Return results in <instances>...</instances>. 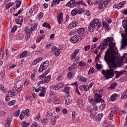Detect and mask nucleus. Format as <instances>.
<instances>
[{
	"label": "nucleus",
	"instance_id": "1",
	"mask_svg": "<svg viewBox=\"0 0 127 127\" xmlns=\"http://www.w3.org/2000/svg\"><path fill=\"white\" fill-rule=\"evenodd\" d=\"M104 60L108 64V66L110 69H107V70H102V74L105 75L106 80L113 78L114 75V71L117 67H121L123 65V61L118 60L116 57H115L112 53H111L110 50L109 49L106 51L104 56Z\"/></svg>",
	"mask_w": 127,
	"mask_h": 127
},
{
	"label": "nucleus",
	"instance_id": "2",
	"mask_svg": "<svg viewBox=\"0 0 127 127\" xmlns=\"http://www.w3.org/2000/svg\"><path fill=\"white\" fill-rule=\"evenodd\" d=\"M97 25L100 28L101 26V22L98 19H94L93 21L90 22L88 26V30L90 32H92Z\"/></svg>",
	"mask_w": 127,
	"mask_h": 127
},
{
	"label": "nucleus",
	"instance_id": "3",
	"mask_svg": "<svg viewBox=\"0 0 127 127\" xmlns=\"http://www.w3.org/2000/svg\"><path fill=\"white\" fill-rule=\"evenodd\" d=\"M102 96L99 95V94L96 93L95 94V99H92L91 96H89L88 98V102L90 103H92L93 105H94L95 104L99 103L100 102H103L104 100L103 99H101Z\"/></svg>",
	"mask_w": 127,
	"mask_h": 127
},
{
	"label": "nucleus",
	"instance_id": "4",
	"mask_svg": "<svg viewBox=\"0 0 127 127\" xmlns=\"http://www.w3.org/2000/svg\"><path fill=\"white\" fill-rule=\"evenodd\" d=\"M76 5H78L79 6L80 5L86 6V4L82 2V1L75 2V0H70V1H68L67 3L66 4V6L70 7L71 8H73Z\"/></svg>",
	"mask_w": 127,
	"mask_h": 127
},
{
	"label": "nucleus",
	"instance_id": "5",
	"mask_svg": "<svg viewBox=\"0 0 127 127\" xmlns=\"http://www.w3.org/2000/svg\"><path fill=\"white\" fill-rule=\"evenodd\" d=\"M39 80H41V81L38 82V85L40 84H43L45 83H48L50 81L51 76L50 75H49L47 77L44 76V75H40L38 77Z\"/></svg>",
	"mask_w": 127,
	"mask_h": 127
},
{
	"label": "nucleus",
	"instance_id": "6",
	"mask_svg": "<svg viewBox=\"0 0 127 127\" xmlns=\"http://www.w3.org/2000/svg\"><path fill=\"white\" fill-rule=\"evenodd\" d=\"M109 42V40L107 39H105L104 41V43H102L101 45H100L99 47H98V50L101 49V51L105 49L108 45V43Z\"/></svg>",
	"mask_w": 127,
	"mask_h": 127
},
{
	"label": "nucleus",
	"instance_id": "7",
	"mask_svg": "<svg viewBox=\"0 0 127 127\" xmlns=\"http://www.w3.org/2000/svg\"><path fill=\"white\" fill-rule=\"evenodd\" d=\"M14 89L16 90V89L15 88H13L12 89V91L9 90L8 91L7 95L6 96V97H5V99L6 101H7V102L9 101L10 100V97L15 96Z\"/></svg>",
	"mask_w": 127,
	"mask_h": 127
},
{
	"label": "nucleus",
	"instance_id": "8",
	"mask_svg": "<svg viewBox=\"0 0 127 127\" xmlns=\"http://www.w3.org/2000/svg\"><path fill=\"white\" fill-rule=\"evenodd\" d=\"M81 40V37H79V36H78L77 35L73 36V37H72L70 39V41L72 43H79Z\"/></svg>",
	"mask_w": 127,
	"mask_h": 127
},
{
	"label": "nucleus",
	"instance_id": "9",
	"mask_svg": "<svg viewBox=\"0 0 127 127\" xmlns=\"http://www.w3.org/2000/svg\"><path fill=\"white\" fill-rule=\"evenodd\" d=\"M84 9L83 8H81V9H74L71 10V14L72 16H75L77 13H78L79 14H82L84 12Z\"/></svg>",
	"mask_w": 127,
	"mask_h": 127
},
{
	"label": "nucleus",
	"instance_id": "10",
	"mask_svg": "<svg viewBox=\"0 0 127 127\" xmlns=\"http://www.w3.org/2000/svg\"><path fill=\"white\" fill-rule=\"evenodd\" d=\"M64 84L63 83H60L57 86H51L50 88L55 90H58L59 89H61L64 87Z\"/></svg>",
	"mask_w": 127,
	"mask_h": 127
},
{
	"label": "nucleus",
	"instance_id": "11",
	"mask_svg": "<svg viewBox=\"0 0 127 127\" xmlns=\"http://www.w3.org/2000/svg\"><path fill=\"white\" fill-rule=\"evenodd\" d=\"M52 52L55 53V55L56 57H58L61 54V52L59 51V49H57L56 47H53L52 48Z\"/></svg>",
	"mask_w": 127,
	"mask_h": 127
},
{
	"label": "nucleus",
	"instance_id": "12",
	"mask_svg": "<svg viewBox=\"0 0 127 127\" xmlns=\"http://www.w3.org/2000/svg\"><path fill=\"white\" fill-rule=\"evenodd\" d=\"M125 72H126L125 70H121L120 71H118V70H115V73L116 74L115 77L118 79L122 75L125 74Z\"/></svg>",
	"mask_w": 127,
	"mask_h": 127
},
{
	"label": "nucleus",
	"instance_id": "13",
	"mask_svg": "<svg viewBox=\"0 0 127 127\" xmlns=\"http://www.w3.org/2000/svg\"><path fill=\"white\" fill-rule=\"evenodd\" d=\"M23 21V18L21 16L19 15L18 18L15 19V23L21 26L22 24Z\"/></svg>",
	"mask_w": 127,
	"mask_h": 127
},
{
	"label": "nucleus",
	"instance_id": "14",
	"mask_svg": "<svg viewBox=\"0 0 127 127\" xmlns=\"http://www.w3.org/2000/svg\"><path fill=\"white\" fill-rule=\"evenodd\" d=\"M24 31L26 33L25 38L27 40H28L30 37V34L32 33V31L31 30H28L27 27H26L25 28Z\"/></svg>",
	"mask_w": 127,
	"mask_h": 127
},
{
	"label": "nucleus",
	"instance_id": "15",
	"mask_svg": "<svg viewBox=\"0 0 127 127\" xmlns=\"http://www.w3.org/2000/svg\"><path fill=\"white\" fill-rule=\"evenodd\" d=\"M12 119V116L11 115H9L7 119L6 124L5 125L6 127H10V124L11 123Z\"/></svg>",
	"mask_w": 127,
	"mask_h": 127
},
{
	"label": "nucleus",
	"instance_id": "16",
	"mask_svg": "<svg viewBox=\"0 0 127 127\" xmlns=\"http://www.w3.org/2000/svg\"><path fill=\"white\" fill-rule=\"evenodd\" d=\"M58 21L59 24H61L63 23L64 21V18H63V13L61 12L59 16L57 17Z\"/></svg>",
	"mask_w": 127,
	"mask_h": 127
},
{
	"label": "nucleus",
	"instance_id": "17",
	"mask_svg": "<svg viewBox=\"0 0 127 127\" xmlns=\"http://www.w3.org/2000/svg\"><path fill=\"white\" fill-rule=\"evenodd\" d=\"M107 5V1H101L100 2V4L98 6V7L100 9H102L105 7H106Z\"/></svg>",
	"mask_w": 127,
	"mask_h": 127
},
{
	"label": "nucleus",
	"instance_id": "18",
	"mask_svg": "<svg viewBox=\"0 0 127 127\" xmlns=\"http://www.w3.org/2000/svg\"><path fill=\"white\" fill-rule=\"evenodd\" d=\"M41 93L39 95L40 97H44L46 93V89L45 87H41V89L40 90Z\"/></svg>",
	"mask_w": 127,
	"mask_h": 127
},
{
	"label": "nucleus",
	"instance_id": "19",
	"mask_svg": "<svg viewBox=\"0 0 127 127\" xmlns=\"http://www.w3.org/2000/svg\"><path fill=\"white\" fill-rule=\"evenodd\" d=\"M65 106L69 105L71 104L72 102V99L70 96H67V97L65 98Z\"/></svg>",
	"mask_w": 127,
	"mask_h": 127
},
{
	"label": "nucleus",
	"instance_id": "20",
	"mask_svg": "<svg viewBox=\"0 0 127 127\" xmlns=\"http://www.w3.org/2000/svg\"><path fill=\"white\" fill-rule=\"evenodd\" d=\"M102 26L103 28H104L107 31H109V25L107 24V22H104V21H102Z\"/></svg>",
	"mask_w": 127,
	"mask_h": 127
},
{
	"label": "nucleus",
	"instance_id": "21",
	"mask_svg": "<svg viewBox=\"0 0 127 127\" xmlns=\"http://www.w3.org/2000/svg\"><path fill=\"white\" fill-rule=\"evenodd\" d=\"M79 53V50H75L74 51V53L71 55L70 57V59L71 60H73L75 59L76 57V55Z\"/></svg>",
	"mask_w": 127,
	"mask_h": 127
},
{
	"label": "nucleus",
	"instance_id": "22",
	"mask_svg": "<svg viewBox=\"0 0 127 127\" xmlns=\"http://www.w3.org/2000/svg\"><path fill=\"white\" fill-rule=\"evenodd\" d=\"M49 64V61H46V62H45L44 64H41V65L42 66L43 69L46 70L47 68L48 67Z\"/></svg>",
	"mask_w": 127,
	"mask_h": 127
},
{
	"label": "nucleus",
	"instance_id": "23",
	"mask_svg": "<svg viewBox=\"0 0 127 127\" xmlns=\"http://www.w3.org/2000/svg\"><path fill=\"white\" fill-rule=\"evenodd\" d=\"M126 2L125 1H123L120 2L117 6V9H121L123 8L124 6V5L126 4Z\"/></svg>",
	"mask_w": 127,
	"mask_h": 127
},
{
	"label": "nucleus",
	"instance_id": "24",
	"mask_svg": "<svg viewBox=\"0 0 127 127\" xmlns=\"http://www.w3.org/2000/svg\"><path fill=\"white\" fill-rule=\"evenodd\" d=\"M77 26L76 24V22L75 21H73L72 23L69 24V25L68 26L67 28L68 29H73L74 27H76Z\"/></svg>",
	"mask_w": 127,
	"mask_h": 127
},
{
	"label": "nucleus",
	"instance_id": "25",
	"mask_svg": "<svg viewBox=\"0 0 127 127\" xmlns=\"http://www.w3.org/2000/svg\"><path fill=\"white\" fill-rule=\"evenodd\" d=\"M123 26L125 30V32L127 33V20H124L123 21Z\"/></svg>",
	"mask_w": 127,
	"mask_h": 127
},
{
	"label": "nucleus",
	"instance_id": "26",
	"mask_svg": "<svg viewBox=\"0 0 127 127\" xmlns=\"http://www.w3.org/2000/svg\"><path fill=\"white\" fill-rule=\"evenodd\" d=\"M77 33L81 35L84 33V29L83 28H79L77 31Z\"/></svg>",
	"mask_w": 127,
	"mask_h": 127
},
{
	"label": "nucleus",
	"instance_id": "27",
	"mask_svg": "<svg viewBox=\"0 0 127 127\" xmlns=\"http://www.w3.org/2000/svg\"><path fill=\"white\" fill-rule=\"evenodd\" d=\"M122 99L125 100L127 98V90H125L123 94L122 95Z\"/></svg>",
	"mask_w": 127,
	"mask_h": 127
},
{
	"label": "nucleus",
	"instance_id": "28",
	"mask_svg": "<svg viewBox=\"0 0 127 127\" xmlns=\"http://www.w3.org/2000/svg\"><path fill=\"white\" fill-rule=\"evenodd\" d=\"M109 46L110 49H111L112 50H114V48L116 46V44H115V43H113V42H110L109 43Z\"/></svg>",
	"mask_w": 127,
	"mask_h": 127
},
{
	"label": "nucleus",
	"instance_id": "29",
	"mask_svg": "<svg viewBox=\"0 0 127 127\" xmlns=\"http://www.w3.org/2000/svg\"><path fill=\"white\" fill-rule=\"evenodd\" d=\"M14 4V2H8L7 4H6L5 9H8L10 7H12Z\"/></svg>",
	"mask_w": 127,
	"mask_h": 127
},
{
	"label": "nucleus",
	"instance_id": "30",
	"mask_svg": "<svg viewBox=\"0 0 127 127\" xmlns=\"http://www.w3.org/2000/svg\"><path fill=\"white\" fill-rule=\"evenodd\" d=\"M27 52H26V51H24V52H23L22 54H21L20 55V58L21 59L24 58L27 56Z\"/></svg>",
	"mask_w": 127,
	"mask_h": 127
},
{
	"label": "nucleus",
	"instance_id": "31",
	"mask_svg": "<svg viewBox=\"0 0 127 127\" xmlns=\"http://www.w3.org/2000/svg\"><path fill=\"white\" fill-rule=\"evenodd\" d=\"M77 104L79 107H82L83 106L82 99H78L77 101Z\"/></svg>",
	"mask_w": 127,
	"mask_h": 127
},
{
	"label": "nucleus",
	"instance_id": "32",
	"mask_svg": "<svg viewBox=\"0 0 127 127\" xmlns=\"http://www.w3.org/2000/svg\"><path fill=\"white\" fill-rule=\"evenodd\" d=\"M117 83L115 82L111 85L110 87H109V89H110L111 90L114 89V88L117 86Z\"/></svg>",
	"mask_w": 127,
	"mask_h": 127
},
{
	"label": "nucleus",
	"instance_id": "33",
	"mask_svg": "<svg viewBox=\"0 0 127 127\" xmlns=\"http://www.w3.org/2000/svg\"><path fill=\"white\" fill-rule=\"evenodd\" d=\"M118 96V95L117 94H114L112 95L111 97V100L112 101H115L116 100V98Z\"/></svg>",
	"mask_w": 127,
	"mask_h": 127
},
{
	"label": "nucleus",
	"instance_id": "34",
	"mask_svg": "<svg viewBox=\"0 0 127 127\" xmlns=\"http://www.w3.org/2000/svg\"><path fill=\"white\" fill-rule=\"evenodd\" d=\"M75 66L76 64H71V65L69 66V67H68V70L69 71H71V70H73L75 68Z\"/></svg>",
	"mask_w": 127,
	"mask_h": 127
},
{
	"label": "nucleus",
	"instance_id": "35",
	"mask_svg": "<svg viewBox=\"0 0 127 127\" xmlns=\"http://www.w3.org/2000/svg\"><path fill=\"white\" fill-rule=\"evenodd\" d=\"M58 118V117H55V119H53L51 121V124L53 125L54 126L56 124V119Z\"/></svg>",
	"mask_w": 127,
	"mask_h": 127
},
{
	"label": "nucleus",
	"instance_id": "36",
	"mask_svg": "<svg viewBox=\"0 0 127 127\" xmlns=\"http://www.w3.org/2000/svg\"><path fill=\"white\" fill-rule=\"evenodd\" d=\"M94 71H95L94 68H93L92 67V66H91V67H90V69H89V71H88V74L89 75H91V74H92L93 73H94Z\"/></svg>",
	"mask_w": 127,
	"mask_h": 127
},
{
	"label": "nucleus",
	"instance_id": "37",
	"mask_svg": "<svg viewBox=\"0 0 127 127\" xmlns=\"http://www.w3.org/2000/svg\"><path fill=\"white\" fill-rule=\"evenodd\" d=\"M29 125L28 123H26L25 121L23 122L21 124V126L22 127H28Z\"/></svg>",
	"mask_w": 127,
	"mask_h": 127
},
{
	"label": "nucleus",
	"instance_id": "38",
	"mask_svg": "<svg viewBox=\"0 0 127 127\" xmlns=\"http://www.w3.org/2000/svg\"><path fill=\"white\" fill-rule=\"evenodd\" d=\"M37 28V24H35V25H32V26L31 27V31H35V30Z\"/></svg>",
	"mask_w": 127,
	"mask_h": 127
},
{
	"label": "nucleus",
	"instance_id": "39",
	"mask_svg": "<svg viewBox=\"0 0 127 127\" xmlns=\"http://www.w3.org/2000/svg\"><path fill=\"white\" fill-rule=\"evenodd\" d=\"M127 46V38L124 42V43H123L122 47L123 49H125V47Z\"/></svg>",
	"mask_w": 127,
	"mask_h": 127
},
{
	"label": "nucleus",
	"instance_id": "40",
	"mask_svg": "<svg viewBox=\"0 0 127 127\" xmlns=\"http://www.w3.org/2000/svg\"><path fill=\"white\" fill-rule=\"evenodd\" d=\"M86 65V63H84V62H83V61H81L80 62L79 65L81 67H84Z\"/></svg>",
	"mask_w": 127,
	"mask_h": 127
},
{
	"label": "nucleus",
	"instance_id": "41",
	"mask_svg": "<svg viewBox=\"0 0 127 127\" xmlns=\"http://www.w3.org/2000/svg\"><path fill=\"white\" fill-rule=\"evenodd\" d=\"M64 92L66 93V94H69V91H70V89H69V87H66L64 88Z\"/></svg>",
	"mask_w": 127,
	"mask_h": 127
},
{
	"label": "nucleus",
	"instance_id": "42",
	"mask_svg": "<svg viewBox=\"0 0 127 127\" xmlns=\"http://www.w3.org/2000/svg\"><path fill=\"white\" fill-rule=\"evenodd\" d=\"M53 116V114L52 113H51L50 112L48 111L46 114V117H52Z\"/></svg>",
	"mask_w": 127,
	"mask_h": 127
},
{
	"label": "nucleus",
	"instance_id": "43",
	"mask_svg": "<svg viewBox=\"0 0 127 127\" xmlns=\"http://www.w3.org/2000/svg\"><path fill=\"white\" fill-rule=\"evenodd\" d=\"M115 111L112 110L111 112L110 115V120H112L113 119V116L115 114Z\"/></svg>",
	"mask_w": 127,
	"mask_h": 127
},
{
	"label": "nucleus",
	"instance_id": "44",
	"mask_svg": "<svg viewBox=\"0 0 127 127\" xmlns=\"http://www.w3.org/2000/svg\"><path fill=\"white\" fill-rule=\"evenodd\" d=\"M17 28V26H14V27H13L12 29L11 30V32L13 33H14L16 31Z\"/></svg>",
	"mask_w": 127,
	"mask_h": 127
},
{
	"label": "nucleus",
	"instance_id": "45",
	"mask_svg": "<svg viewBox=\"0 0 127 127\" xmlns=\"http://www.w3.org/2000/svg\"><path fill=\"white\" fill-rule=\"evenodd\" d=\"M83 87V89L85 91H87L89 89V87L87 85H82Z\"/></svg>",
	"mask_w": 127,
	"mask_h": 127
},
{
	"label": "nucleus",
	"instance_id": "46",
	"mask_svg": "<svg viewBox=\"0 0 127 127\" xmlns=\"http://www.w3.org/2000/svg\"><path fill=\"white\" fill-rule=\"evenodd\" d=\"M19 114H20V111L18 110L14 113V115L15 117L17 118L18 117Z\"/></svg>",
	"mask_w": 127,
	"mask_h": 127
},
{
	"label": "nucleus",
	"instance_id": "47",
	"mask_svg": "<svg viewBox=\"0 0 127 127\" xmlns=\"http://www.w3.org/2000/svg\"><path fill=\"white\" fill-rule=\"evenodd\" d=\"M32 100V97L31 96H27L26 97V100L27 102H31Z\"/></svg>",
	"mask_w": 127,
	"mask_h": 127
},
{
	"label": "nucleus",
	"instance_id": "48",
	"mask_svg": "<svg viewBox=\"0 0 127 127\" xmlns=\"http://www.w3.org/2000/svg\"><path fill=\"white\" fill-rule=\"evenodd\" d=\"M25 115V113H24V112L21 113V114H20V115L19 116V118H20L21 120H23Z\"/></svg>",
	"mask_w": 127,
	"mask_h": 127
},
{
	"label": "nucleus",
	"instance_id": "49",
	"mask_svg": "<svg viewBox=\"0 0 127 127\" xmlns=\"http://www.w3.org/2000/svg\"><path fill=\"white\" fill-rule=\"evenodd\" d=\"M84 49H85V51H89V49H90V45H87V46H85V47H84Z\"/></svg>",
	"mask_w": 127,
	"mask_h": 127
},
{
	"label": "nucleus",
	"instance_id": "50",
	"mask_svg": "<svg viewBox=\"0 0 127 127\" xmlns=\"http://www.w3.org/2000/svg\"><path fill=\"white\" fill-rule=\"evenodd\" d=\"M21 0L18 1L17 3L16 4V6H15L16 8H19L20 5H21Z\"/></svg>",
	"mask_w": 127,
	"mask_h": 127
},
{
	"label": "nucleus",
	"instance_id": "51",
	"mask_svg": "<svg viewBox=\"0 0 127 127\" xmlns=\"http://www.w3.org/2000/svg\"><path fill=\"white\" fill-rule=\"evenodd\" d=\"M53 3H54L55 5L59 4L60 3V0H53Z\"/></svg>",
	"mask_w": 127,
	"mask_h": 127
},
{
	"label": "nucleus",
	"instance_id": "52",
	"mask_svg": "<svg viewBox=\"0 0 127 127\" xmlns=\"http://www.w3.org/2000/svg\"><path fill=\"white\" fill-rule=\"evenodd\" d=\"M15 100H12V101L9 102L8 104L9 106H12L15 103Z\"/></svg>",
	"mask_w": 127,
	"mask_h": 127
},
{
	"label": "nucleus",
	"instance_id": "53",
	"mask_svg": "<svg viewBox=\"0 0 127 127\" xmlns=\"http://www.w3.org/2000/svg\"><path fill=\"white\" fill-rule=\"evenodd\" d=\"M127 81V76H125L121 79V82H123Z\"/></svg>",
	"mask_w": 127,
	"mask_h": 127
},
{
	"label": "nucleus",
	"instance_id": "54",
	"mask_svg": "<svg viewBox=\"0 0 127 127\" xmlns=\"http://www.w3.org/2000/svg\"><path fill=\"white\" fill-rule=\"evenodd\" d=\"M53 102L55 104H60V100L58 99H56L54 100Z\"/></svg>",
	"mask_w": 127,
	"mask_h": 127
},
{
	"label": "nucleus",
	"instance_id": "55",
	"mask_svg": "<svg viewBox=\"0 0 127 127\" xmlns=\"http://www.w3.org/2000/svg\"><path fill=\"white\" fill-rule=\"evenodd\" d=\"M29 109H26L25 110V111L24 112H23L24 113H25V115L26 114L27 116L29 117L30 116V114L29 113Z\"/></svg>",
	"mask_w": 127,
	"mask_h": 127
},
{
	"label": "nucleus",
	"instance_id": "56",
	"mask_svg": "<svg viewBox=\"0 0 127 127\" xmlns=\"http://www.w3.org/2000/svg\"><path fill=\"white\" fill-rule=\"evenodd\" d=\"M44 70H45L43 68V66H42V65L41 64L40 67H39V69H38V71L39 72H41L42 71H43Z\"/></svg>",
	"mask_w": 127,
	"mask_h": 127
},
{
	"label": "nucleus",
	"instance_id": "57",
	"mask_svg": "<svg viewBox=\"0 0 127 127\" xmlns=\"http://www.w3.org/2000/svg\"><path fill=\"white\" fill-rule=\"evenodd\" d=\"M76 31H71V32H70L69 35L72 36V35H74L75 34H76Z\"/></svg>",
	"mask_w": 127,
	"mask_h": 127
},
{
	"label": "nucleus",
	"instance_id": "58",
	"mask_svg": "<svg viewBox=\"0 0 127 127\" xmlns=\"http://www.w3.org/2000/svg\"><path fill=\"white\" fill-rule=\"evenodd\" d=\"M0 90H1V91H2L4 93H5V92H4V87L3 85H0Z\"/></svg>",
	"mask_w": 127,
	"mask_h": 127
},
{
	"label": "nucleus",
	"instance_id": "59",
	"mask_svg": "<svg viewBox=\"0 0 127 127\" xmlns=\"http://www.w3.org/2000/svg\"><path fill=\"white\" fill-rule=\"evenodd\" d=\"M105 108V105L104 104H102V106L99 108V109L103 111Z\"/></svg>",
	"mask_w": 127,
	"mask_h": 127
},
{
	"label": "nucleus",
	"instance_id": "60",
	"mask_svg": "<svg viewBox=\"0 0 127 127\" xmlns=\"http://www.w3.org/2000/svg\"><path fill=\"white\" fill-rule=\"evenodd\" d=\"M72 73L71 72H69L67 74V77L69 78H72Z\"/></svg>",
	"mask_w": 127,
	"mask_h": 127
},
{
	"label": "nucleus",
	"instance_id": "61",
	"mask_svg": "<svg viewBox=\"0 0 127 127\" xmlns=\"http://www.w3.org/2000/svg\"><path fill=\"white\" fill-rule=\"evenodd\" d=\"M101 67H102L101 64H96V67L98 69H101Z\"/></svg>",
	"mask_w": 127,
	"mask_h": 127
},
{
	"label": "nucleus",
	"instance_id": "62",
	"mask_svg": "<svg viewBox=\"0 0 127 127\" xmlns=\"http://www.w3.org/2000/svg\"><path fill=\"white\" fill-rule=\"evenodd\" d=\"M48 119L46 118L42 120V123L45 125V124H46V122L47 121Z\"/></svg>",
	"mask_w": 127,
	"mask_h": 127
},
{
	"label": "nucleus",
	"instance_id": "63",
	"mask_svg": "<svg viewBox=\"0 0 127 127\" xmlns=\"http://www.w3.org/2000/svg\"><path fill=\"white\" fill-rule=\"evenodd\" d=\"M31 79L32 80L34 81L35 79V74H32L30 76Z\"/></svg>",
	"mask_w": 127,
	"mask_h": 127
},
{
	"label": "nucleus",
	"instance_id": "64",
	"mask_svg": "<svg viewBox=\"0 0 127 127\" xmlns=\"http://www.w3.org/2000/svg\"><path fill=\"white\" fill-rule=\"evenodd\" d=\"M6 114V113L5 112L1 111L0 112V116H5Z\"/></svg>",
	"mask_w": 127,
	"mask_h": 127
}]
</instances>
